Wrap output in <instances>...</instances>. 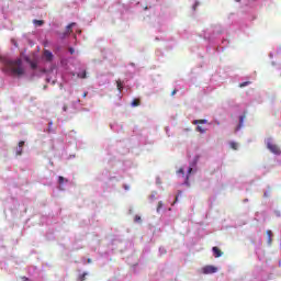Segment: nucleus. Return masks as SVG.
<instances>
[{"label":"nucleus","instance_id":"28","mask_svg":"<svg viewBox=\"0 0 281 281\" xmlns=\"http://www.w3.org/2000/svg\"><path fill=\"white\" fill-rule=\"evenodd\" d=\"M177 94V90H173L172 92H171V95H176Z\"/></svg>","mask_w":281,"mask_h":281},{"label":"nucleus","instance_id":"25","mask_svg":"<svg viewBox=\"0 0 281 281\" xmlns=\"http://www.w3.org/2000/svg\"><path fill=\"white\" fill-rule=\"evenodd\" d=\"M188 175H192V167L189 168Z\"/></svg>","mask_w":281,"mask_h":281},{"label":"nucleus","instance_id":"9","mask_svg":"<svg viewBox=\"0 0 281 281\" xmlns=\"http://www.w3.org/2000/svg\"><path fill=\"white\" fill-rule=\"evenodd\" d=\"M139 104H142V101H139V99H134L132 101V106H139Z\"/></svg>","mask_w":281,"mask_h":281},{"label":"nucleus","instance_id":"7","mask_svg":"<svg viewBox=\"0 0 281 281\" xmlns=\"http://www.w3.org/2000/svg\"><path fill=\"white\" fill-rule=\"evenodd\" d=\"M266 234L268 236V245H271L272 243L271 236H273V233L271 231H267Z\"/></svg>","mask_w":281,"mask_h":281},{"label":"nucleus","instance_id":"4","mask_svg":"<svg viewBox=\"0 0 281 281\" xmlns=\"http://www.w3.org/2000/svg\"><path fill=\"white\" fill-rule=\"evenodd\" d=\"M212 251H213V256L214 258H221V256H223V252L221 251V248L214 246L212 248Z\"/></svg>","mask_w":281,"mask_h":281},{"label":"nucleus","instance_id":"19","mask_svg":"<svg viewBox=\"0 0 281 281\" xmlns=\"http://www.w3.org/2000/svg\"><path fill=\"white\" fill-rule=\"evenodd\" d=\"M164 207V203L162 202H158V206H157V212H159V210Z\"/></svg>","mask_w":281,"mask_h":281},{"label":"nucleus","instance_id":"12","mask_svg":"<svg viewBox=\"0 0 281 281\" xmlns=\"http://www.w3.org/2000/svg\"><path fill=\"white\" fill-rule=\"evenodd\" d=\"M77 76H78V78H81V79L87 78V70H83L82 72H79Z\"/></svg>","mask_w":281,"mask_h":281},{"label":"nucleus","instance_id":"15","mask_svg":"<svg viewBox=\"0 0 281 281\" xmlns=\"http://www.w3.org/2000/svg\"><path fill=\"white\" fill-rule=\"evenodd\" d=\"M16 155H18V156L23 155V147H18V148H16Z\"/></svg>","mask_w":281,"mask_h":281},{"label":"nucleus","instance_id":"17","mask_svg":"<svg viewBox=\"0 0 281 281\" xmlns=\"http://www.w3.org/2000/svg\"><path fill=\"white\" fill-rule=\"evenodd\" d=\"M134 221L135 223H142V217L139 215H135Z\"/></svg>","mask_w":281,"mask_h":281},{"label":"nucleus","instance_id":"16","mask_svg":"<svg viewBox=\"0 0 281 281\" xmlns=\"http://www.w3.org/2000/svg\"><path fill=\"white\" fill-rule=\"evenodd\" d=\"M196 131L198 133H205V130L201 125H198Z\"/></svg>","mask_w":281,"mask_h":281},{"label":"nucleus","instance_id":"32","mask_svg":"<svg viewBox=\"0 0 281 281\" xmlns=\"http://www.w3.org/2000/svg\"><path fill=\"white\" fill-rule=\"evenodd\" d=\"M49 126H52V122L49 123Z\"/></svg>","mask_w":281,"mask_h":281},{"label":"nucleus","instance_id":"23","mask_svg":"<svg viewBox=\"0 0 281 281\" xmlns=\"http://www.w3.org/2000/svg\"><path fill=\"white\" fill-rule=\"evenodd\" d=\"M23 146H25V142H23V140L19 142V147L23 148Z\"/></svg>","mask_w":281,"mask_h":281},{"label":"nucleus","instance_id":"30","mask_svg":"<svg viewBox=\"0 0 281 281\" xmlns=\"http://www.w3.org/2000/svg\"><path fill=\"white\" fill-rule=\"evenodd\" d=\"M178 172H180L181 175H183V169L181 168V169H179V171Z\"/></svg>","mask_w":281,"mask_h":281},{"label":"nucleus","instance_id":"18","mask_svg":"<svg viewBox=\"0 0 281 281\" xmlns=\"http://www.w3.org/2000/svg\"><path fill=\"white\" fill-rule=\"evenodd\" d=\"M58 183L60 184L65 183V178L63 176L58 177Z\"/></svg>","mask_w":281,"mask_h":281},{"label":"nucleus","instance_id":"27","mask_svg":"<svg viewBox=\"0 0 281 281\" xmlns=\"http://www.w3.org/2000/svg\"><path fill=\"white\" fill-rule=\"evenodd\" d=\"M198 5H199V2H195V4L193 5L194 10H196Z\"/></svg>","mask_w":281,"mask_h":281},{"label":"nucleus","instance_id":"24","mask_svg":"<svg viewBox=\"0 0 281 281\" xmlns=\"http://www.w3.org/2000/svg\"><path fill=\"white\" fill-rule=\"evenodd\" d=\"M75 52H76V50H75L72 47L69 48V53H70V54H74Z\"/></svg>","mask_w":281,"mask_h":281},{"label":"nucleus","instance_id":"29","mask_svg":"<svg viewBox=\"0 0 281 281\" xmlns=\"http://www.w3.org/2000/svg\"><path fill=\"white\" fill-rule=\"evenodd\" d=\"M89 92H83L82 98H86Z\"/></svg>","mask_w":281,"mask_h":281},{"label":"nucleus","instance_id":"3","mask_svg":"<svg viewBox=\"0 0 281 281\" xmlns=\"http://www.w3.org/2000/svg\"><path fill=\"white\" fill-rule=\"evenodd\" d=\"M267 148H269L274 155H280V147H278V145H276L271 142H268Z\"/></svg>","mask_w":281,"mask_h":281},{"label":"nucleus","instance_id":"1","mask_svg":"<svg viewBox=\"0 0 281 281\" xmlns=\"http://www.w3.org/2000/svg\"><path fill=\"white\" fill-rule=\"evenodd\" d=\"M4 74H9V76H15L16 78H21V76H25V68L23 67V59H7L4 61V67L2 69Z\"/></svg>","mask_w":281,"mask_h":281},{"label":"nucleus","instance_id":"22","mask_svg":"<svg viewBox=\"0 0 281 281\" xmlns=\"http://www.w3.org/2000/svg\"><path fill=\"white\" fill-rule=\"evenodd\" d=\"M244 120H245V116H240V117H239V125H240V126H243Z\"/></svg>","mask_w":281,"mask_h":281},{"label":"nucleus","instance_id":"26","mask_svg":"<svg viewBox=\"0 0 281 281\" xmlns=\"http://www.w3.org/2000/svg\"><path fill=\"white\" fill-rule=\"evenodd\" d=\"M22 280H23V281H30V279L26 278V277H23Z\"/></svg>","mask_w":281,"mask_h":281},{"label":"nucleus","instance_id":"31","mask_svg":"<svg viewBox=\"0 0 281 281\" xmlns=\"http://www.w3.org/2000/svg\"><path fill=\"white\" fill-rule=\"evenodd\" d=\"M236 1H237V3L240 2V0H236Z\"/></svg>","mask_w":281,"mask_h":281},{"label":"nucleus","instance_id":"13","mask_svg":"<svg viewBox=\"0 0 281 281\" xmlns=\"http://www.w3.org/2000/svg\"><path fill=\"white\" fill-rule=\"evenodd\" d=\"M116 87H117V90H119V91H122V89H124V86L122 85V81H121V80H117V81H116Z\"/></svg>","mask_w":281,"mask_h":281},{"label":"nucleus","instance_id":"21","mask_svg":"<svg viewBox=\"0 0 281 281\" xmlns=\"http://www.w3.org/2000/svg\"><path fill=\"white\" fill-rule=\"evenodd\" d=\"M247 85H249V81H245V82L240 83L239 87H241V88L247 87Z\"/></svg>","mask_w":281,"mask_h":281},{"label":"nucleus","instance_id":"8","mask_svg":"<svg viewBox=\"0 0 281 281\" xmlns=\"http://www.w3.org/2000/svg\"><path fill=\"white\" fill-rule=\"evenodd\" d=\"M33 23H34L35 25H38V27H41V25H44V24H45V21H43V20H34Z\"/></svg>","mask_w":281,"mask_h":281},{"label":"nucleus","instance_id":"10","mask_svg":"<svg viewBox=\"0 0 281 281\" xmlns=\"http://www.w3.org/2000/svg\"><path fill=\"white\" fill-rule=\"evenodd\" d=\"M193 124H207V120H194Z\"/></svg>","mask_w":281,"mask_h":281},{"label":"nucleus","instance_id":"11","mask_svg":"<svg viewBox=\"0 0 281 281\" xmlns=\"http://www.w3.org/2000/svg\"><path fill=\"white\" fill-rule=\"evenodd\" d=\"M229 146H231V148H232L233 150H236V149L238 148V143H236V142H231V143H229Z\"/></svg>","mask_w":281,"mask_h":281},{"label":"nucleus","instance_id":"6","mask_svg":"<svg viewBox=\"0 0 281 281\" xmlns=\"http://www.w3.org/2000/svg\"><path fill=\"white\" fill-rule=\"evenodd\" d=\"M75 25H76V22L68 24L66 27V34H71V32H74L72 27H75Z\"/></svg>","mask_w":281,"mask_h":281},{"label":"nucleus","instance_id":"2","mask_svg":"<svg viewBox=\"0 0 281 281\" xmlns=\"http://www.w3.org/2000/svg\"><path fill=\"white\" fill-rule=\"evenodd\" d=\"M217 271H218V268L215 267V266H204V267L202 268V273H203L204 276H210V274H212V273H216Z\"/></svg>","mask_w":281,"mask_h":281},{"label":"nucleus","instance_id":"14","mask_svg":"<svg viewBox=\"0 0 281 281\" xmlns=\"http://www.w3.org/2000/svg\"><path fill=\"white\" fill-rule=\"evenodd\" d=\"M85 280H87V272H83L78 277V281H85Z\"/></svg>","mask_w":281,"mask_h":281},{"label":"nucleus","instance_id":"5","mask_svg":"<svg viewBox=\"0 0 281 281\" xmlns=\"http://www.w3.org/2000/svg\"><path fill=\"white\" fill-rule=\"evenodd\" d=\"M44 58H45V60H47L48 63H50V60H53V58H54V54H52V52L45 49V50H44Z\"/></svg>","mask_w":281,"mask_h":281},{"label":"nucleus","instance_id":"20","mask_svg":"<svg viewBox=\"0 0 281 281\" xmlns=\"http://www.w3.org/2000/svg\"><path fill=\"white\" fill-rule=\"evenodd\" d=\"M36 67H38V65L36 63L32 61L31 63V68L36 69Z\"/></svg>","mask_w":281,"mask_h":281}]
</instances>
